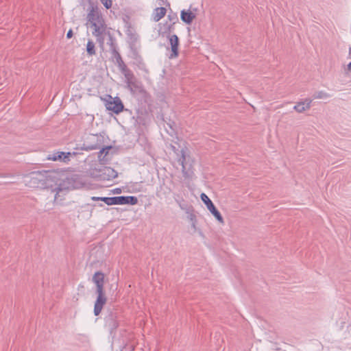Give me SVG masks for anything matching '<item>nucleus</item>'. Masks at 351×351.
<instances>
[{
  "label": "nucleus",
  "instance_id": "1",
  "mask_svg": "<svg viewBox=\"0 0 351 351\" xmlns=\"http://www.w3.org/2000/svg\"><path fill=\"white\" fill-rule=\"evenodd\" d=\"M100 149L98 158L102 165L111 160L114 148L112 145H104V136L99 134H88L82 144V149L86 151Z\"/></svg>",
  "mask_w": 351,
  "mask_h": 351
},
{
  "label": "nucleus",
  "instance_id": "2",
  "mask_svg": "<svg viewBox=\"0 0 351 351\" xmlns=\"http://www.w3.org/2000/svg\"><path fill=\"white\" fill-rule=\"evenodd\" d=\"M45 178V189H50L52 192H56L55 199L57 195L64 191L74 189L76 187L74 176H64L56 171H46Z\"/></svg>",
  "mask_w": 351,
  "mask_h": 351
},
{
  "label": "nucleus",
  "instance_id": "3",
  "mask_svg": "<svg viewBox=\"0 0 351 351\" xmlns=\"http://www.w3.org/2000/svg\"><path fill=\"white\" fill-rule=\"evenodd\" d=\"M88 21L94 27L93 34L99 36L105 31V21L97 7L90 5V10L87 16Z\"/></svg>",
  "mask_w": 351,
  "mask_h": 351
},
{
  "label": "nucleus",
  "instance_id": "4",
  "mask_svg": "<svg viewBox=\"0 0 351 351\" xmlns=\"http://www.w3.org/2000/svg\"><path fill=\"white\" fill-rule=\"evenodd\" d=\"M46 171H32L25 176L26 185L31 188L45 189Z\"/></svg>",
  "mask_w": 351,
  "mask_h": 351
},
{
  "label": "nucleus",
  "instance_id": "5",
  "mask_svg": "<svg viewBox=\"0 0 351 351\" xmlns=\"http://www.w3.org/2000/svg\"><path fill=\"white\" fill-rule=\"evenodd\" d=\"M104 101L105 106L107 110L112 111L114 114H119L123 110V104L119 97H112L110 95H106L105 97H101Z\"/></svg>",
  "mask_w": 351,
  "mask_h": 351
},
{
  "label": "nucleus",
  "instance_id": "6",
  "mask_svg": "<svg viewBox=\"0 0 351 351\" xmlns=\"http://www.w3.org/2000/svg\"><path fill=\"white\" fill-rule=\"evenodd\" d=\"M101 201L108 206L132 204V196L106 197L101 198Z\"/></svg>",
  "mask_w": 351,
  "mask_h": 351
},
{
  "label": "nucleus",
  "instance_id": "7",
  "mask_svg": "<svg viewBox=\"0 0 351 351\" xmlns=\"http://www.w3.org/2000/svg\"><path fill=\"white\" fill-rule=\"evenodd\" d=\"M77 152L54 151L47 155V159L53 161L69 162L71 156H75Z\"/></svg>",
  "mask_w": 351,
  "mask_h": 351
},
{
  "label": "nucleus",
  "instance_id": "8",
  "mask_svg": "<svg viewBox=\"0 0 351 351\" xmlns=\"http://www.w3.org/2000/svg\"><path fill=\"white\" fill-rule=\"evenodd\" d=\"M201 199L202 202L206 205L208 210L215 216V217L221 223H223V219L219 212V210L215 208L213 202L205 194L202 193L200 195Z\"/></svg>",
  "mask_w": 351,
  "mask_h": 351
},
{
  "label": "nucleus",
  "instance_id": "9",
  "mask_svg": "<svg viewBox=\"0 0 351 351\" xmlns=\"http://www.w3.org/2000/svg\"><path fill=\"white\" fill-rule=\"evenodd\" d=\"M96 293L97 294V297L94 305V314L95 316H97L101 313L104 306L106 303L107 298L105 295L104 291H100Z\"/></svg>",
  "mask_w": 351,
  "mask_h": 351
},
{
  "label": "nucleus",
  "instance_id": "10",
  "mask_svg": "<svg viewBox=\"0 0 351 351\" xmlns=\"http://www.w3.org/2000/svg\"><path fill=\"white\" fill-rule=\"evenodd\" d=\"M107 44L110 45V51L111 53L110 59L112 60V62L117 63V62L120 61L121 63H123L121 56L117 51L115 40L112 36H109V39Z\"/></svg>",
  "mask_w": 351,
  "mask_h": 351
},
{
  "label": "nucleus",
  "instance_id": "11",
  "mask_svg": "<svg viewBox=\"0 0 351 351\" xmlns=\"http://www.w3.org/2000/svg\"><path fill=\"white\" fill-rule=\"evenodd\" d=\"M180 152L181 156L178 158V161L179 164L182 165V171L184 177L190 178L193 174V171L191 170V166L187 167V163L186 162V158L184 150L182 149Z\"/></svg>",
  "mask_w": 351,
  "mask_h": 351
},
{
  "label": "nucleus",
  "instance_id": "12",
  "mask_svg": "<svg viewBox=\"0 0 351 351\" xmlns=\"http://www.w3.org/2000/svg\"><path fill=\"white\" fill-rule=\"evenodd\" d=\"M117 317V313L113 311H110L105 317L106 326L108 327L110 332H112V331L116 330L119 326Z\"/></svg>",
  "mask_w": 351,
  "mask_h": 351
},
{
  "label": "nucleus",
  "instance_id": "13",
  "mask_svg": "<svg viewBox=\"0 0 351 351\" xmlns=\"http://www.w3.org/2000/svg\"><path fill=\"white\" fill-rule=\"evenodd\" d=\"M133 64H136V67L141 71L140 74L145 77V75L147 73V70L146 69V67L143 62L141 57L134 50Z\"/></svg>",
  "mask_w": 351,
  "mask_h": 351
},
{
  "label": "nucleus",
  "instance_id": "14",
  "mask_svg": "<svg viewBox=\"0 0 351 351\" xmlns=\"http://www.w3.org/2000/svg\"><path fill=\"white\" fill-rule=\"evenodd\" d=\"M120 69L121 72L125 75L127 79V86L132 91V75L130 73V70L123 61L121 63L120 61L116 63Z\"/></svg>",
  "mask_w": 351,
  "mask_h": 351
},
{
  "label": "nucleus",
  "instance_id": "15",
  "mask_svg": "<svg viewBox=\"0 0 351 351\" xmlns=\"http://www.w3.org/2000/svg\"><path fill=\"white\" fill-rule=\"evenodd\" d=\"M93 281L96 285V292L104 290V274L101 271H97L93 277Z\"/></svg>",
  "mask_w": 351,
  "mask_h": 351
},
{
  "label": "nucleus",
  "instance_id": "16",
  "mask_svg": "<svg viewBox=\"0 0 351 351\" xmlns=\"http://www.w3.org/2000/svg\"><path fill=\"white\" fill-rule=\"evenodd\" d=\"M99 171L101 173L100 176H102L104 180H110L117 178L118 176L117 172L110 167H104Z\"/></svg>",
  "mask_w": 351,
  "mask_h": 351
},
{
  "label": "nucleus",
  "instance_id": "17",
  "mask_svg": "<svg viewBox=\"0 0 351 351\" xmlns=\"http://www.w3.org/2000/svg\"><path fill=\"white\" fill-rule=\"evenodd\" d=\"M169 43L171 49V54L170 55V58H176L178 55V37L176 34L171 35L169 37Z\"/></svg>",
  "mask_w": 351,
  "mask_h": 351
},
{
  "label": "nucleus",
  "instance_id": "18",
  "mask_svg": "<svg viewBox=\"0 0 351 351\" xmlns=\"http://www.w3.org/2000/svg\"><path fill=\"white\" fill-rule=\"evenodd\" d=\"M312 99H305L304 101H299L294 106L293 109L299 112L302 113L311 108Z\"/></svg>",
  "mask_w": 351,
  "mask_h": 351
},
{
  "label": "nucleus",
  "instance_id": "19",
  "mask_svg": "<svg viewBox=\"0 0 351 351\" xmlns=\"http://www.w3.org/2000/svg\"><path fill=\"white\" fill-rule=\"evenodd\" d=\"M181 19L186 24H191L195 18V14L190 10H182L181 12Z\"/></svg>",
  "mask_w": 351,
  "mask_h": 351
},
{
  "label": "nucleus",
  "instance_id": "20",
  "mask_svg": "<svg viewBox=\"0 0 351 351\" xmlns=\"http://www.w3.org/2000/svg\"><path fill=\"white\" fill-rule=\"evenodd\" d=\"M167 12V10L164 7L156 8L153 13V19L155 22L159 21L163 18Z\"/></svg>",
  "mask_w": 351,
  "mask_h": 351
},
{
  "label": "nucleus",
  "instance_id": "21",
  "mask_svg": "<svg viewBox=\"0 0 351 351\" xmlns=\"http://www.w3.org/2000/svg\"><path fill=\"white\" fill-rule=\"evenodd\" d=\"M132 84H133V95H135L136 92H138L144 97L145 101H147V99H146V97H147L146 93L144 90V89L143 88V87L141 85H138L136 83V82L134 81V80H133Z\"/></svg>",
  "mask_w": 351,
  "mask_h": 351
},
{
  "label": "nucleus",
  "instance_id": "22",
  "mask_svg": "<svg viewBox=\"0 0 351 351\" xmlns=\"http://www.w3.org/2000/svg\"><path fill=\"white\" fill-rule=\"evenodd\" d=\"M123 21L124 23V27L126 29V32L128 36H132V32L130 29L132 28V24L130 23V16L129 15H124L123 17Z\"/></svg>",
  "mask_w": 351,
  "mask_h": 351
},
{
  "label": "nucleus",
  "instance_id": "23",
  "mask_svg": "<svg viewBox=\"0 0 351 351\" xmlns=\"http://www.w3.org/2000/svg\"><path fill=\"white\" fill-rule=\"evenodd\" d=\"M86 52L88 56H93L95 54V45L92 40H88L87 43Z\"/></svg>",
  "mask_w": 351,
  "mask_h": 351
},
{
  "label": "nucleus",
  "instance_id": "24",
  "mask_svg": "<svg viewBox=\"0 0 351 351\" xmlns=\"http://www.w3.org/2000/svg\"><path fill=\"white\" fill-rule=\"evenodd\" d=\"M330 97V95L324 91H318L313 95L314 99H326Z\"/></svg>",
  "mask_w": 351,
  "mask_h": 351
},
{
  "label": "nucleus",
  "instance_id": "25",
  "mask_svg": "<svg viewBox=\"0 0 351 351\" xmlns=\"http://www.w3.org/2000/svg\"><path fill=\"white\" fill-rule=\"evenodd\" d=\"M100 1L102 3V4L106 9H109L112 7V0H100Z\"/></svg>",
  "mask_w": 351,
  "mask_h": 351
},
{
  "label": "nucleus",
  "instance_id": "26",
  "mask_svg": "<svg viewBox=\"0 0 351 351\" xmlns=\"http://www.w3.org/2000/svg\"><path fill=\"white\" fill-rule=\"evenodd\" d=\"M73 36V30L71 29L68 31L67 34H66V38H71Z\"/></svg>",
  "mask_w": 351,
  "mask_h": 351
},
{
  "label": "nucleus",
  "instance_id": "27",
  "mask_svg": "<svg viewBox=\"0 0 351 351\" xmlns=\"http://www.w3.org/2000/svg\"><path fill=\"white\" fill-rule=\"evenodd\" d=\"M121 189L120 188H116V189H114L113 190H112V192L113 193H115V194H119L121 193Z\"/></svg>",
  "mask_w": 351,
  "mask_h": 351
},
{
  "label": "nucleus",
  "instance_id": "28",
  "mask_svg": "<svg viewBox=\"0 0 351 351\" xmlns=\"http://www.w3.org/2000/svg\"><path fill=\"white\" fill-rule=\"evenodd\" d=\"M346 71L347 72H351V62L347 65Z\"/></svg>",
  "mask_w": 351,
  "mask_h": 351
},
{
  "label": "nucleus",
  "instance_id": "29",
  "mask_svg": "<svg viewBox=\"0 0 351 351\" xmlns=\"http://www.w3.org/2000/svg\"><path fill=\"white\" fill-rule=\"evenodd\" d=\"M104 197H93L92 199L95 200V201H98V200L101 201V198H104Z\"/></svg>",
  "mask_w": 351,
  "mask_h": 351
},
{
  "label": "nucleus",
  "instance_id": "30",
  "mask_svg": "<svg viewBox=\"0 0 351 351\" xmlns=\"http://www.w3.org/2000/svg\"><path fill=\"white\" fill-rule=\"evenodd\" d=\"M138 199L136 197L133 196V205L137 204Z\"/></svg>",
  "mask_w": 351,
  "mask_h": 351
},
{
  "label": "nucleus",
  "instance_id": "31",
  "mask_svg": "<svg viewBox=\"0 0 351 351\" xmlns=\"http://www.w3.org/2000/svg\"><path fill=\"white\" fill-rule=\"evenodd\" d=\"M172 149H173V150L174 152H176V147H175L174 146H172Z\"/></svg>",
  "mask_w": 351,
  "mask_h": 351
},
{
  "label": "nucleus",
  "instance_id": "32",
  "mask_svg": "<svg viewBox=\"0 0 351 351\" xmlns=\"http://www.w3.org/2000/svg\"><path fill=\"white\" fill-rule=\"evenodd\" d=\"M132 37H133V40H136V38H135V37H134V34L132 35Z\"/></svg>",
  "mask_w": 351,
  "mask_h": 351
},
{
  "label": "nucleus",
  "instance_id": "33",
  "mask_svg": "<svg viewBox=\"0 0 351 351\" xmlns=\"http://www.w3.org/2000/svg\"><path fill=\"white\" fill-rule=\"evenodd\" d=\"M129 45L132 47V43H129Z\"/></svg>",
  "mask_w": 351,
  "mask_h": 351
},
{
  "label": "nucleus",
  "instance_id": "34",
  "mask_svg": "<svg viewBox=\"0 0 351 351\" xmlns=\"http://www.w3.org/2000/svg\"><path fill=\"white\" fill-rule=\"evenodd\" d=\"M351 53V47H350V53Z\"/></svg>",
  "mask_w": 351,
  "mask_h": 351
}]
</instances>
